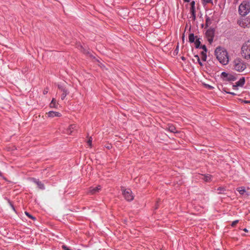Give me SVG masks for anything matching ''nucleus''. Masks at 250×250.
<instances>
[{
  "label": "nucleus",
  "mask_w": 250,
  "mask_h": 250,
  "mask_svg": "<svg viewBox=\"0 0 250 250\" xmlns=\"http://www.w3.org/2000/svg\"><path fill=\"white\" fill-rule=\"evenodd\" d=\"M181 59H182V60H183V61H184V60H186L185 58L184 57H183V56L181 57Z\"/></svg>",
  "instance_id": "nucleus-39"
},
{
  "label": "nucleus",
  "mask_w": 250,
  "mask_h": 250,
  "mask_svg": "<svg viewBox=\"0 0 250 250\" xmlns=\"http://www.w3.org/2000/svg\"><path fill=\"white\" fill-rule=\"evenodd\" d=\"M215 250H220V249H216Z\"/></svg>",
  "instance_id": "nucleus-43"
},
{
  "label": "nucleus",
  "mask_w": 250,
  "mask_h": 250,
  "mask_svg": "<svg viewBox=\"0 0 250 250\" xmlns=\"http://www.w3.org/2000/svg\"><path fill=\"white\" fill-rule=\"evenodd\" d=\"M239 222V220H235L234 221H233L231 224V226L232 227H234L236 226V225Z\"/></svg>",
  "instance_id": "nucleus-27"
},
{
  "label": "nucleus",
  "mask_w": 250,
  "mask_h": 250,
  "mask_svg": "<svg viewBox=\"0 0 250 250\" xmlns=\"http://www.w3.org/2000/svg\"><path fill=\"white\" fill-rule=\"evenodd\" d=\"M62 248L63 249H64L65 250H71L70 249H69L67 246H66L65 245L62 246Z\"/></svg>",
  "instance_id": "nucleus-30"
},
{
  "label": "nucleus",
  "mask_w": 250,
  "mask_h": 250,
  "mask_svg": "<svg viewBox=\"0 0 250 250\" xmlns=\"http://www.w3.org/2000/svg\"><path fill=\"white\" fill-rule=\"evenodd\" d=\"M221 77L224 81L229 82L234 81L236 80V78L234 76L231 74L226 73V72H222Z\"/></svg>",
  "instance_id": "nucleus-6"
},
{
  "label": "nucleus",
  "mask_w": 250,
  "mask_h": 250,
  "mask_svg": "<svg viewBox=\"0 0 250 250\" xmlns=\"http://www.w3.org/2000/svg\"><path fill=\"white\" fill-rule=\"evenodd\" d=\"M237 190L241 195H243L244 193L246 192L245 189L242 187L237 188Z\"/></svg>",
  "instance_id": "nucleus-22"
},
{
  "label": "nucleus",
  "mask_w": 250,
  "mask_h": 250,
  "mask_svg": "<svg viewBox=\"0 0 250 250\" xmlns=\"http://www.w3.org/2000/svg\"><path fill=\"white\" fill-rule=\"evenodd\" d=\"M202 179L205 182H209L211 181V176L209 174L202 175Z\"/></svg>",
  "instance_id": "nucleus-17"
},
{
  "label": "nucleus",
  "mask_w": 250,
  "mask_h": 250,
  "mask_svg": "<svg viewBox=\"0 0 250 250\" xmlns=\"http://www.w3.org/2000/svg\"><path fill=\"white\" fill-rule=\"evenodd\" d=\"M194 42H195V47L196 48H199L200 44H201V42L199 40V39L197 38L196 41Z\"/></svg>",
  "instance_id": "nucleus-21"
},
{
  "label": "nucleus",
  "mask_w": 250,
  "mask_h": 250,
  "mask_svg": "<svg viewBox=\"0 0 250 250\" xmlns=\"http://www.w3.org/2000/svg\"><path fill=\"white\" fill-rule=\"evenodd\" d=\"M197 36H195L194 34L193 33H190L189 35V37H188V39H189V42H195V39H197Z\"/></svg>",
  "instance_id": "nucleus-16"
},
{
  "label": "nucleus",
  "mask_w": 250,
  "mask_h": 250,
  "mask_svg": "<svg viewBox=\"0 0 250 250\" xmlns=\"http://www.w3.org/2000/svg\"><path fill=\"white\" fill-rule=\"evenodd\" d=\"M228 93H229V94H232L233 95H235L236 94L233 93V92H227Z\"/></svg>",
  "instance_id": "nucleus-36"
},
{
  "label": "nucleus",
  "mask_w": 250,
  "mask_h": 250,
  "mask_svg": "<svg viewBox=\"0 0 250 250\" xmlns=\"http://www.w3.org/2000/svg\"><path fill=\"white\" fill-rule=\"evenodd\" d=\"M168 131L172 133H176L177 132L176 129L175 127V126L172 125H168Z\"/></svg>",
  "instance_id": "nucleus-18"
},
{
  "label": "nucleus",
  "mask_w": 250,
  "mask_h": 250,
  "mask_svg": "<svg viewBox=\"0 0 250 250\" xmlns=\"http://www.w3.org/2000/svg\"><path fill=\"white\" fill-rule=\"evenodd\" d=\"M217 190L219 191L218 194H222L225 191V189L223 187H219Z\"/></svg>",
  "instance_id": "nucleus-24"
},
{
  "label": "nucleus",
  "mask_w": 250,
  "mask_h": 250,
  "mask_svg": "<svg viewBox=\"0 0 250 250\" xmlns=\"http://www.w3.org/2000/svg\"><path fill=\"white\" fill-rule=\"evenodd\" d=\"M206 37L208 38V41L211 43L213 40L214 36V31L212 29H208L206 33Z\"/></svg>",
  "instance_id": "nucleus-8"
},
{
  "label": "nucleus",
  "mask_w": 250,
  "mask_h": 250,
  "mask_svg": "<svg viewBox=\"0 0 250 250\" xmlns=\"http://www.w3.org/2000/svg\"><path fill=\"white\" fill-rule=\"evenodd\" d=\"M245 83V80L244 77L240 79V80L236 83V85H233L234 87L236 86H242Z\"/></svg>",
  "instance_id": "nucleus-12"
},
{
  "label": "nucleus",
  "mask_w": 250,
  "mask_h": 250,
  "mask_svg": "<svg viewBox=\"0 0 250 250\" xmlns=\"http://www.w3.org/2000/svg\"><path fill=\"white\" fill-rule=\"evenodd\" d=\"M206 53L207 52L202 51L201 53L202 60L204 62L206 61L207 58Z\"/></svg>",
  "instance_id": "nucleus-20"
},
{
  "label": "nucleus",
  "mask_w": 250,
  "mask_h": 250,
  "mask_svg": "<svg viewBox=\"0 0 250 250\" xmlns=\"http://www.w3.org/2000/svg\"><path fill=\"white\" fill-rule=\"evenodd\" d=\"M195 2L194 1H192L191 2V3H190L191 7H190V10H195Z\"/></svg>",
  "instance_id": "nucleus-25"
},
{
  "label": "nucleus",
  "mask_w": 250,
  "mask_h": 250,
  "mask_svg": "<svg viewBox=\"0 0 250 250\" xmlns=\"http://www.w3.org/2000/svg\"><path fill=\"white\" fill-rule=\"evenodd\" d=\"M206 24H208L209 22H210V19L208 17L206 20Z\"/></svg>",
  "instance_id": "nucleus-33"
},
{
  "label": "nucleus",
  "mask_w": 250,
  "mask_h": 250,
  "mask_svg": "<svg viewBox=\"0 0 250 250\" xmlns=\"http://www.w3.org/2000/svg\"><path fill=\"white\" fill-rule=\"evenodd\" d=\"M58 87L59 89V90L61 91V92H62V95H61V99L62 100H63L67 95L68 94L69 92L67 90V89L65 87H64L63 85H62L61 84H58Z\"/></svg>",
  "instance_id": "nucleus-7"
},
{
  "label": "nucleus",
  "mask_w": 250,
  "mask_h": 250,
  "mask_svg": "<svg viewBox=\"0 0 250 250\" xmlns=\"http://www.w3.org/2000/svg\"><path fill=\"white\" fill-rule=\"evenodd\" d=\"M48 88H46L45 89H44L43 91V94H46L48 93Z\"/></svg>",
  "instance_id": "nucleus-32"
},
{
  "label": "nucleus",
  "mask_w": 250,
  "mask_h": 250,
  "mask_svg": "<svg viewBox=\"0 0 250 250\" xmlns=\"http://www.w3.org/2000/svg\"><path fill=\"white\" fill-rule=\"evenodd\" d=\"M25 213L30 218L32 219L33 220H35L36 219V218L35 217H34L32 215H31V214H30L28 212L26 211V212H25Z\"/></svg>",
  "instance_id": "nucleus-26"
},
{
  "label": "nucleus",
  "mask_w": 250,
  "mask_h": 250,
  "mask_svg": "<svg viewBox=\"0 0 250 250\" xmlns=\"http://www.w3.org/2000/svg\"><path fill=\"white\" fill-rule=\"evenodd\" d=\"M50 107L51 108H57L58 107V103L56 102V100L53 98L50 104Z\"/></svg>",
  "instance_id": "nucleus-13"
},
{
  "label": "nucleus",
  "mask_w": 250,
  "mask_h": 250,
  "mask_svg": "<svg viewBox=\"0 0 250 250\" xmlns=\"http://www.w3.org/2000/svg\"><path fill=\"white\" fill-rule=\"evenodd\" d=\"M107 148H108V149H109V148H110L109 146H108Z\"/></svg>",
  "instance_id": "nucleus-42"
},
{
  "label": "nucleus",
  "mask_w": 250,
  "mask_h": 250,
  "mask_svg": "<svg viewBox=\"0 0 250 250\" xmlns=\"http://www.w3.org/2000/svg\"><path fill=\"white\" fill-rule=\"evenodd\" d=\"M201 48L203 49V51L207 52V48L205 45H203L200 47Z\"/></svg>",
  "instance_id": "nucleus-29"
},
{
  "label": "nucleus",
  "mask_w": 250,
  "mask_h": 250,
  "mask_svg": "<svg viewBox=\"0 0 250 250\" xmlns=\"http://www.w3.org/2000/svg\"><path fill=\"white\" fill-rule=\"evenodd\" d=\"M246 63L241 59L236 58L233 62V69L238 72H242L246 68Z\"/></svg>",
  "instance_id": "nucleus-2"
},
{
  "label": "nucleus",
  "mask_w": 250,
  "mask_h": 250,
  "mask_svg": "<svg viewBox=\"0 0 250 250\" xmlns=\"http://www.w3.org/2000/svg\"><path fill=\"white\" fill-rule=\"evenodd\" d=\"M33 182L37 185L39 188L41 189H44V186L43 184L42 183V182L40 181L39 180L33 178Z\"/></svg>",
  "instance_id": "nucleus-10"
},
{
  "label": "nucleus",
  "mask_w": 250,
  "mask_h": 250,
  "mask_svg": "<svg viewBox=\"0 0 250 250\" xmlns=\"http://www.w3.org/2000/svg\"><path fill=\"white\" fill-rule=\"evenodd\" d=\"M238 11L242 16H245L250 12V3L248 1H243L239 6Z\"/></svg>",
  "instance_id": "nucleus-3"
},
{
  "label": "nucleus",
  "mask_w": 250,
  "mask_h": 250,
  "mask_svg": "<svg viewBox=\"0 0 250 250\" xmlns=\"http://www.w3.org/2000/svg\"><path fill=\"white\" fill-rule=\"evenodd\" d=\"M247 22L249 23H250V16L247 18Z\"/></svg>",
  "instance_id": "nucleus-34"
},
{
  "label": "nucleus",
  "mask_w": 250,
  "mask_h": 250,
  "mask_svg": "<svg viewBox=\"0 0 250 250\" xmlns=\"http://www.w3.org/2000/svg\"><path fill=\"white\" fill-rule=\"evenodd\" d=\"M101 189V186L99 185L96 187H90L88 193L91 194H95L99 192Z\"/></svg>",
  "instance_id": "nucleus-9"
},
{
  "label": "nucleus",
  "mask_w": 250,
  "mask_h": 250,
  "mask_svg": "<svg viewBox=\"0 0 250 250\" xmlns=\"http://www.w3.org/2000/svg\"><path fill=\"white\" fill-rule=\"evenodd\" d=\"M215 55L219 62L223 65H226L229 62V55L223 47H217L215 50Z\"/></svg>",
  "instance_id": "nucleus-1"
},
{
  "label": "nucleus",
  "mask_w": 250,
  "mask_h": 250,
  "mask_svg": "<svg viewBox=\"0 0 250 250\" xmlns=\"http://www.w3.org/2000/svg\"><path fill=\"white\" fill-rule=\"evenodd\" d=\"M92 139L91 137H90L87 141V144L90 147L92 145Z\"/></svg>",
  "instance_id": "nucleus-28"
},
{
  "label": "nucleus",
  "mask_w": 250,
  "mask_h": 250,
  "mask_svg": "<svg viewBox=\"0 0 250 250\" xmlns=\"http://www.w3.org/2000/svg\"><path fill=\"white\" fill-rule=\"evenodd\" d=\"M242 56L248 60H250V41L245 42L241 47Z\"/></svg>",
  "instance_id": "nucleus-4"
},
{
  "label": "nucleus",
  "mask_w": 250,
  "mask_h": 250,
  "mask_svg": "<svg viewBox=\"0 0 250 250\" xmlns=\"http://www.w3.org/2000/svg\"><path fill=\"white\" fill-rule=\"evenodd\" d=\"M191 13L190 18H192L193 21H195L196 20V11L195 10H190Z\"/></svg>",
  "instance_id": "nucleus-19"
},
{
  "label": "nucleus",
  "mask_w": 250,
  "mask_h": 250,
  "mask_svg": "<svg viewBox=\"0 0 250 250\" xmlns=\"http://www.w3.org/2000/svg\"><path fill=\"white\" fill-rule=\"evenodd\" d=\"M184 1L185 2H189V0H184Z\"/></svg>",
  "instance_id": "nucleus-38"
},
{
  "label": "nucleus",
  "mask_w": 250,
  "mask_h": 250,
  "mask_svg": "<svg viewBox=\"0 0 250 250\" xmlns=\"http://www.w3.org/2000/svg\"><path fill=\"white\" fill-rule=\"evenodd\" d=\"M200 66H202L203 65L202 62H201V61L198 63Z\"/></svg>",
  "instance_id": "nucleus-35"
},
{
  "label": "nucleus",
  "mask_w": 250,
  "mask_h": 250,
  "mask_svg": "<svg viewBox=\"0 0 250 250\" xmlns=\"http://www.w3.org/2000/svg\"><path fill=\"white\" fill-rule=\"evenodd\" d=\"M243 230H244V231L246 232H248V230L247 229H246V228H245V229H243Z\"/></svg>",
  "instance_id": "nucleus-37"
},
{
  "label": "nucleus",
  "mask_w": 250,
  "mask_h": 250,
  "mask_svg": "<svg viewBox=\"0 0 250 250\" xmlns=\"http://www.w3.org/2000/svg\"><path fill=\"white\" fill-rule=\"evenodd\" d=\"M48 116L50 118H53L55 117H61V114L59 112L51 111L47 113Z\"/></svg>",
  "instance_id": "nucleus-11"
},
{
  "label": "nucleus",
  "mask_w": 250,
  "mask_h": 250,
  "mask_svg": "<svg viewBox=\"0 0 250 250\" xmlns=\"http://www.w3.org/2000/svg\"><path fill=\"white\" fill-rule=\"evenodd\" d=\"M237 23L242 27L245 28L247 26V23L245 20H239L237 21Z\"/></svg>",
  "instance_id": "nucleus-15"
},
{
  "label": "nucleus",
  "mask_w": 250,
  "mask_h": 250,
  "mask_svg": "<svg viewBox=\"0 0 250 250\" xmlns=\"http://www.w3.org/2000/svg\"><path fill=\"white\" fill-rule=\"evenodd\" d=\"M245 103H250V102H249V101H245Z\"/></svg>",
  "instance_id": "nucleus-40"
},
{
  "label": "nucleus",
  "mask_w": 250,
  "mask_h": 250,
  "mask_svg": "<svg viewBox=\"0 0 250 250\" xmlns=\"http://www.w3.org/2000/svg\"><path fill=\"white\" fill-rule=\"evenodd\" d=\"M213 0H202V3L204 6L208 3H212Z\"/></svg>",
  "instance_id": "nucleus-23"
},
{
  "label": "nucleus",
  "mask_w": 250,
  "mask_h": 250,
  "mask_svg": "<svg viewBox=\"0 0 250 250\" xmlns=\"http://www.w3.org/2000/svg\"><path fill=\"white\" fill-rule=\"evenodd\" d=\"M12 208H13V209L15 210V208H14V206H12Z\"/></svg>",
  "instance_id": "nucleus-41"
},
{
  "label": "nucleus",
  "mask_w": 250,
  "mask_h": 250,
  "mask_svg": "<svg viewBox=\"0 0 250 250\" xmlns=\"http://www.w3.org/2000/svg\"><path fill=\"white\" fill-rule=\"evenodd\" d=\"M122 191L123 196L126 200L131 201L133 200L134 196L130 189H125L124 188H122Z\"/></svg>",
  "instance_id": "nucleus-5"
},
{
  "label": "nucleus",
  "mask_w": 250,
  "mask_h": 250,
  "mask_svg": "<svg viewBox=\"0 0 250 250\" xmlns=\"http://www.w3.org/2000/svg\"><path fill=\"white\" fill-rule=\"evenodd\" d=\"M194 57L196 58L197 62L199 63V62L200 61V58L198 55H195Z\"/></svg>",
  "instance_id": "nucleus-31"
},
{
  "label": "nucleus",
  "mask_w": 250,
  "mask_h": 250,
  "mask_svg": "<svg viewBox=\"0 0 250 250\" xmlns=\"http://www.w3.org/2000/svg\"><path fill=\"white\" fill-rule=\"evenodd\" d=\"M76 125L74 124L70 125L67 129V133L71 134L76 129Z\"/></svg>",
  "instance_id": "nucleus-14"
}]
</instances>
